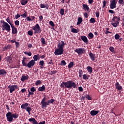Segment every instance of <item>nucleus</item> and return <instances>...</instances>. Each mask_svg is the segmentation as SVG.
Segmentation results:
<instances>
[{"mask_svg":"<svg viewBox=\"0 0 124 124\" xmlns=\"http://www.w3.org/2000/svg\"><path fill=\"white\" fill-rule=\"evenodd\" d=\"M29 121L30 122H33L32 124H46L45 121L40 122L39 123H38L34 118L29 119Z\"/></svg>","mask_w":124,"mask_h":124,"instance_id":"1a4fd4ad","label":"nucleus"},{"mask_svg":"<svg viewBox=\"0 0 124 124\" xmlns=\"http://www.w3.org/2000/svg\"><path fill=\"white\" fill-rule=\"evenodd\" d=\"M55 101L54 99H51L48 100L47 102L46 101V95H44V97L41 101V108L43 109H45L47 106H49V104H52Z\"/></svg>","mask_w":124,"mask_h":124,"instance_id":"f03ea898","label":"nucleus"},{"mask_svg":"<svg viewBox=\"0 0 124 124\" xmlns=\"http://www.w3.org/2000/svg\"><path fill=\"white\" fill-rule=\"evenodd\" d=\"M61 87L62 88H64V86L66 88H67V82H62V83L61 84Z\"/></svg>","mask_w":124,"mask_h":124,"instance_id":"393cba45","label":"nucleus"},{"mask_svg":"<svg viewBox=\"0 0 124 124\" xmlns=\"http://www.w3.org/2000/svg\"><path fill=\"white\" fill-rule=\"evenodd\" d=\"M79 74H80V75H82L83 74V72H82V70H79Z\"/></svg>","mask_w":124,"mask_h":124,"instance_id":"774afa93","label":"nucleus"},{"mask_svg":"<svg viewBox=\"0 0 124 124\" xmlns=\"http://www.w3.org/2000/svg\"><path fill=\"white\" fill-rule=\"evenodd\" d=\"M6 117L8 122H12L13 121V118L17 119L19 117V114H17V113L12 114V113L8 112L6 114Z\"/></svg>","mask_w":124,"mask_h":124,"instance_id":"7ed1b4c3","label":"nucleus"},{"mask_svg":"<svg viewBox=\"0 0 124 124\" xmlns=\"http://www.w3.org/2000/svg\"><path fill=\"white\" fill-rule=\"evenodd\" d=\"M82 8H83V9L85 11H86V10L89 11V7L88 5L86 4H83Z\"/></svg>","mask_w":124,"mask_h":124,"instance_id":"412c9836","label":"nucleus"},{"mask_svg":"<svg viewBox=\"0 0 124 124\" xmlns=\"http://www.w3.org/2000/svg\"><path fill=\"white\" fill-rule=\"evenodd\" d=\"M21 16H22L23 18H26L27 16L26 11H25L24 14L21 15Z\"/></svg>","mask_w":124,"mask_h":124,"instance_id":"4c0bfd02","label":"nucleus"},{"mask_svg":"<svg viewBox=\"0 0 124 124\" xmlns=\"http://www.w3.org/2000/svg\"><path fill=\"white\" fill-rule=\"evenodd\" d=\"M6 74V71L4 69L0 70V75H2Z\"/></svg>","mask_w":124,"mask_h":124,"instance_id":"c85d7f7f","label":"nucleus"},{"mask_svg":"<svg viewBox=\"0 0 124 124\" xmlns=\"http://www.w3.org/2000/svg\"><path fill=\"white\" fill-rule=\"evenodd\" d=\"M57 73V71H51L50 72V74L51 75H53V74H55V73Z\"/></svg>","mask_w":124,"mask_h":124,"instance_id":"052dcab7","label":"nucleus"},{"mask_svg":"<svg viewBox=\"0 0 124 124\" xmlns=\"http://www.w3.org/2000/svg\"><path fill=\"white\" fill-rule=\"evenodd\" d=\"M26 91V90L25 89H22L21 90V92L22 93H23L24 92H25Z\"/></svg>","mask_w":124,"mask_h":124,"instance_id":"338daca9","label":"nucleus"},{"mask_svg":"<svg viewBox=\"0 0 124 124\" xmlns=\"http://www.w3.org/2000/svg\"><path fill=\"white\" fill-rule=\"evenodd\" d=\"M49 24H50V25L51 26H52L53 27H54L55 26V24L52 21H50L49 22Z\"/></svg>","mask_w":124,"mask_h":124,"instance_id":"de8ad7c7","label":"nucleus"},{"mask_svg":"<svg viewBox=\"0 0 124 124\" xmlns=\"http://www.w3.org/2000/svg\"><path fill=\"white\" fill-rule=\"evenodd\" d=\"M89 56H90L91 59L93 61H94L95 60V54H93V53H92V52H90Z\"/></svg>","mask_w":124,"mask_h":124,"instance_id":"a211bd4d","label":"nucleus"},{"mask_svg":"<svg viewBox=\"0 0 124 124\" xmlns=\"http://www.w3.org/2000/svg\"><path fill=\"white\" fill-rule=\"evenodd\" d=\"M29 106V104L28 103H25V104H23L21 106V108L22 109H26Z\"/></svg>","mask_w":124,"mask_h":124,"instance_id":"6ab92c4d","label":"nucleus"},{"mask_svg":"<svg viewBox=\"0 0 124 124\" xmlns=\"http://www.w3.org/2000/svg\"><path fill=\"white\" fill-rule=\"evenodd\" d=\"M120 37V35H119V34H116V35H115V38L116 40H118Z\"/></svg>","mask_w":124,"mask_h":124,"instance_id":"8fccbe9b","label":"nucleus"},{"mask_svg":"<svg viewBox=\"0 0 124 124\" xmlns=\"http://www.w3.org/2000/svg\"><path fill=\"white\" fill-rule=\"evenodd\" d=\"M15 24L16 25V26H19V25H20V21H19V20H16L15 21Z\"/></svg>","mask_w":124,"mask_h":124,"instance_id":"a18cd8bd","label":"nucleus"},{"mask_svg":"<svg viewBox=\"0 0 124 124\" xmlns=\"http://www.w3.org/2000/svg\"><path fill=\"white\" fill-rule=\"evenodd\" d=\"M8 49V46H3L2 51H5Z\"/></svg>","mask_w":124,"mask_h":124,"instance_id":"a19ab883","label":"nucleus"},{"mask_svg":"<svg viewBox=\"0 0 124 124\" xmlns=\"http://www.w3.org/2000/svg\"><path fill=\"white\" fill-rule=\"evenodd\" d=\"M31 92L33 93V92H34L36 91V89H35L34 87H32V88L31 89Z\"/></svg>","mask_w":124,"mask_h":124,"instance_id":"6e6d98bb","label":"nucleus"},{"mask_svg":"<svg viewBox=\"0 0 124 124\" xmlns=\"http://www.w3.org/2000/svg\"><path fill=\"white\" fill-rule=\"evenodd\" d=\"M96 16L98 18L99 17V11H97L95 12Z\"/></svg>","mask_w":124,"mask_h":124,"instance_id":"13d9d810","label":"nucleus"},{"mask_svg":"<svg viewBox=\"0 0 124 124\" xmlns=\"http://www.w3.org/2000/svg\"><path fill=\"white\" fill-rule=\"evenodd\" d=\"M8 88L9 89L10 93H12L15 91V89H18V86L15 85H10Z\"/></svg>","mask_w":124,"mask_h":124,"instance_id":"6e6552de","label":"nucleus"},{"mask_svg":"<svg viewBox=\"0 0 124 124\" xmlns=\"http://www.w3.org/2000/svg\"><path fill=\"white\" fill-rule=\"evenodd\" d=\"M40 8H46L47 10H48V8H49V5L48 3H46L45 4H40Z\"/></svg>","mask_w":124,"mask_h":124,"instance_id":"4468645a","label":"nucleus"},{"mask_svg":"<svg viewBox=\"0 0 124 124\" xmlns=\"http://www.w3.org/2000/svg\"><path fill=\"white\" fill-rule=\"evenodd\" d=\"M61 43L62 44H60V43H59L58 46V48H57L55 50L54 54L56 56L61 55L63 54V48H64V45H65L66 44H65L63 41H61Z\"/></svg>","mask_w":124,"mask_h":124,"instance_id":"f257e3e1","label":"nucleus"},{"mask_svg":"<svg viewBox=\"0 0 124 124\" xmlns=\"http://www.w3.org/2000/svg\"><path fill=\"white\" fill-rule=\"evenodd\" d=\"M120 21V17H118L117 16H114L112 19V22L111 25L114 27L116 28L118 25L119 24Z\"/></svg>","mask_w":124,"mask_h":124,"instance_id":"20e7f679","label":"nucleus"},{"mask_svg":"<svg viewBox=\"0 0 124 124\" xmlns=\"http://www.w3.org/2000/svg\"><path fill=\"white\" fill-rule=\"evenodd\" d=\"M44 64V62L43 61H41L39 62V65L41 66H43Z\"/></svg>","mask_w":124,"mask_h":124,"instance_id":"603ef678","label":"nucleus"},{"mask_svg":"<svg viewBox=\"0 0 124 124\" xmlns=\"http://www.w3.org/2000/svg\"><path fill=\"white\" fill-rule=\"evenodd\" d=\"M41 80H37L35 82V85L36 86L39 85L40 84H41Z\"/></svg>","mask_w":124,"mask_h":124,"instance_id":"37998d69","label":"nucleus"},{"mask_svg":"<svg viewBox=\"0 0 124 124\" xmlns=\"http://www.w3.org/2000/svg\"><path fill=\"white\" fill-rule=\"evenodd\" d=\"M28 34L31 36L33 35V32L32 31H31V30H29V31H28Z\"/></svg>","mask_w":124,"mask_h":124,"instance_id":"49530a36","label":"nucleus"},{"mask_svg":"<svg viewBox=\"0 0 124 124\" xmlns=\"http://www.w3.org/2000/svg\"><path fill=\"white\" fill-rule=\"evenodd\" d=\"M6 20L7 22H8V23L11 26L13 25V23L11 22H10V19L9 18V17H8L6 19Z\"/></svg>","mask_w":124,"mask_h":124,"instance_id":"7c9ffc66","label":"nucleus"},{"mask_svg":"<svg viewBox=\"0 0 124 124\" xmlns=\"http://www.w3.org/2000/svg\"><path fill=\"white\" fill-rule=\"evenodd\" d=\"M115 86L116 87L117 90H118V91H121L123 89V88L121 86H120V84L119 83V82H117L115 84Z\"/></svg>","mask_w":124,"mask_h":124,"instance_id":"f3484780","label":"nucleus"},{"mask_svg":"<svg viewBox=\"0 0 124 124\" xmlns=\"http://www.w3.org/2000/svg\"><path fill=\"white\" fill-rule=\"evenodd\" d=\"M29 78V77L27 75L26 76H22L21 78V81L23 82L26 80H27Z\"/></svg>","mask_w":124,"mask_h":124,"instance_id":"5701e85b","label":"nucleus"},{"mask_svg":"<svg viewBox=\"0 0 124 124\" xmlns=\"http://www.w3.org/2000/svg\"><path fill=\"white\" fill-rule=\"evenodd\" d=\"M34 19H35L34 16H31L27 17V21H33Z\"/></svg>","mask_w":124,"mask_h":124,"instance_id":"aec40b11","label":"nucleus"},{"mask_svg":"<svg viewBox=\"0 0 124 124\" xmlns=\"http://www.w3.org/2000/svg\"><path fill=\"white\" fill-rule=\"evenodd\" d=\"M67 89H76L77 88V85L71 80L67 81Z\"/></svg>","mask_w":124,"mask_h":124,"instance_id":"39448f33","label":"nucleus"},{"mask_svg":"<svg viewBox=\"0 0 124 124\" xmlns=\"http://www.w3.org/2000/svg\"><path fill=\"white\" fill-rule=\"evenodd\" d=\"M46 88L44 85H43L41 87H39L38 88V91L39 92H43L45 91Z\"/></svg>","mask_w":124,"mask_h":124,"instance_id":"a878e982","label":"nucleus"},{"mask_svg":"<svg viewBox=\"0 0 124 124\" xmlns=\"http://www.w3.org/2000/svg\"><path fill=\"white\" fill-rule=\"evenodd\" d=\"M21 16V15H19V14H17L16 15H15V18L16 19H18V18H20V17Z\"/></svg>","mask_w":124,"mask_h":124,"instance_id":"864d4df0","label":"nucleus"},{"mask_svg":"<svg viewBox=\"0 0 124 124\" xmlns=\"http://www.w3.org/2000/svg\"><path fill=\"white\" fill-rule=\"evenodd\" d=\"M78 90L80 91V92H83V88L82 87H79V88H78Z\"/></svg>","mask_w":124,"mask_h":124,"instance_id":"e2e57ef3","label":"nucleus"},{"mask_svg":"<svg viewBox=\"0 0 124 124\" xmlns=\"http://www.w3.org/2000/svg\"><path fill=\"white\" fill-rule=\"evenodd\" d=\"M22 65L24 66H27V63L25 62V60L22 61Z\"/></svg>","mask_w":124,"mask_h":124,"instance_id":"3c124183","label":"nucleus"},{"mask_svg":"<svg viewBox=\"0 0 124 124\" xmlns=\"http://www.w3.org/2000/svg\"><path fill=\"white\" fill-rule=\"evenodd\" d=\"M12 29V33L14 34H16L17 33H18V30H17V28L15 27L14 25H13L11 26Z\"/></svg>","mask_w":124,"mask_h":124,"instance_id":"f8f14e48","label":"nucleus"},{"mask_svg":"<svg viewBox=\"0 0 124 124\" xmlns=\"http://www.w3.org/2000/svg\"><path fill=\"white\" fill-rule=\"evenodd\" d=\"M39 54H37V55H34L33 57V60L32 61H33V62H35L36 61H37L38 59H39Z\"/></svg>","mask_w":124,"mask_h":124,"instance_id":"4be33fe9","label":"nucleus"},{"mask_svg":"<svg viewBox=\"0 0 124 124\" xmlns=\"http://www.w3.org/2000/svg\"><path fill=\"white\" fill-rule=\"evenodd\" d=\"M87 70L90 73H92V72H93V68L91 67H90V66H88L87 67Z\"/></svg>","mask_w":124,"mask_h":124,"instance_id":"2f4dec72","label":"nucleus"},{"mask_svg":"<svg viewBox=\"0 0 124 124\" xmlns=\"http://www.w3.org/2000/svg\"><path fill=\"white\" fill-rule=\"evenodd\" d=\"M61 64L63 66H65L66 65V63L65 62L64 60H63L61 62Z\"/></svg>","mask_w":124,"mask_h":124,"instance_id":"09e8293b","label":"nucleus"},{"mask_svg":"<svg viewBox=\"0 0 124 124\" xmlns=\"http://www.w3.org/2000/svg\"><path fill=\"white\" fill-rule=\"evenodd\" d=\"M64 9L63 8H62L60 10V14L62 16H63L64 15Z\"/></svg>","mask_w":124,"mask_h":124,"instance_id":"58836bf2","label":"nucleus"},{"mask_svg":"<svg viewBox=\"0 0 124 124\" xmlns=\"http://www.w3.org/2000/svg\"><path fill=\"white\" fill-rule=\"evenodd\" d=\"M119 3L121 4H124V0H119Z\"/></svg>","mask_w":124,"mask_h":124,"instance_id":"4d7b16f0","label":"nucleus"},{"mask_svg":"<svg viewBox=\"0 0 124 124\" xmlns=\"http://www.w3.org/2000/svg\"><path fill=\"white\" fill-rule=\"evenodd\" d=\"M99 112V110H92L91 111L90 114L92 116H95Z\"/></svg>","mask_w":124,"mask_h":124,"instance_id":"dca6fc26","label":"nucleus"},{"mask_svg":"<svg viewBox=\"0 0 124 124\" xmlns=\"http://www.w3.org/2000/svg\"><path fill=\"white\" fill-rule=\"evenodd\" d=\"M41 43H42V44L46 45V42H45V40L44 38H41Z\"/></svg>","mask_w":124,"mask_h":124,"instance_id":"c03bdc74","label":"nucleus"},{"mask_svg":"<svg viewBox=\"0 0 124 124\" xmlns=\"http://www.w3.org/2000/svg\"><path fill=\"white\" fill-rule=\"evenodd\" d=\"M81 39L86 44L88 43V39L86 36H81Z\"/></svg>","mask_w":124,"mask_h":124,"instance_id":"2eb2a0df","label":"nucleus"},{"mask_svg":"<svg viewBox=\"0 0 124 124\" xmlns=\"http://www.w3.org/2000/svg\"><path fill=\"white\" fill-rule=\"evenodd\" d=\"M28 0H21L20 2L22 5H25L28 3Z\"/></svg>","mask_w":124,"mask_h":124,"instance_id":"cd10ccee","label":"nucleus"},{"mask_svg":"<svg viewBox=\"0 0 124 124\" xmlns=\"http://www.w3.org/2000/svg\"><path fill=\"white\" fill-rule=\"evenodd\" d=\"M25 110H26V111L28 112L29 115H31V111L32 110V108L31 107L28 106Z\"/></svg>","mask_w":124,"mask_h":124,"instance_id":"c756f323","label":"nucleus"},{"mask_svg":"<svg viewBox=\"0 0 124 124\" xmlns=\"http://www.w3.org/2000/svg\"><path fill=\"white\" fill-rule=\"evenodd\" d=\"M84 16L85 17V18H87L88 17V15L86 12L84 13Z\"/></svg>","mask_w":124,"mask_h":124,"instance_id":"69168bd1","label":"nucleus"},{"mask_svg":"<svg viewBox=\"0 0 124 124\" xmlns=\"http://www.w3.org/2000/svg\"><path fill=\"white\" fill-rule=\"evenodd\" d=\"M106 3H107V1L106 0H104L103 1V8H105V7L106 6Z\"/></svg>","mask_w":124,"mask_h":124,"instance_id":"680f3d73","label":"nucleus"},{"mask_svg":"<svg viewBox=\"0 0 124 124\" xmlns=\"http://www.w3.org/2000/svg\"><path fill=\"white\" fill-rule=\"evenodd\" d=\"M95 18H93V17H91V19H90V22L91 23L93 24V23H95Z\"/></svg>","mask_w":124,"mask_h":124,"instance_id":"f704fd0d","label":"nucleus"},{"mask_svg":"<svg viewBox=\"0 0 124 124\" xmlns=\"http://www.w3.org/2000/svg\"><path fill=\"white\" fill-rule=\"evenodd\" d=\"M39 18V20L41 21L43 19V17L42 16H40Z\"/></svg>","mask_w":124,"mask_h":124,"instance_id":"0e129e2a","label":"nucleus"},{"mask_svg":"<svg viewBox=\"0 0 124 124\" xmlns=\"http://www.w3.org/2000/svg\"><path fill=\"white\" fill-rule=\"evenodd\" d=\"M32 30L34 31V33H40L41 32V28L38 24H36L35 26H33Z\"/></svg>","mask_w":124,"mask_h":124,"instance_id":"0eeeda50","label":"nucleus"},{"mask_svg":"<svg viewBox=\"0 0 124 124\" xmlns=\"http://www.w3.org/2000/svg\"><path fill=\"white\" fill-rule=\"evenodd\" d=\"M86 97V98H87L88 100H92V98L89 95H87Z\"/></svg>","mask_w":124,"mask_h":124,"instance_id":"bf43d9fd","label":"nucleus"},{"mask_svg":"<svg viewBox=\"0 0 124 124\" xmlns=\"http://www.w3.org/2000/svg\"><path fill=\"white\" fill-rule=\"evenodd\" d=\"M3 25H2V30H6V31L10 32V25L8 24V23L4 21L3 20L2 22Z\"/></svg>","mask_w":124,"mask_h":124,"instance_id":"423d86ee","label":"nucleus"},{"mask_svg":"<svg viewBox=\"0 0 124 124\" xmlns=\"http://www.w3.org/2000/svg\"><path fill=\"white\" fill-rule=\"evenodd\" d=\"M110 8L111 9H113L116 8V4H117V1L116 0H110Z\"/></svg>","mask_w":124,"mask_h":124,"instance_id":"9d476101","label":"nucleus"},{"mask_svg":"<svg viewBox=\"0 0 124 124\" xmlns=\"http://www.w3.org/2000/svg\"><path fill=\"white\" fill-rule=\"evenodd\" d=\"M83 79H84V80L88 79L89 78H88V75H86V74H84V75L83 76Z\"/></svg>","mask_w":124,"mask_h":124,"instance_id":"ea45409f","label":"nucleus"},{"mask_svg":"<svg viewBox=\"0 0 124 124\" xmlns=\"http://www.w3.org/2000/svg\"><path fill=\"white\" fill-rule=\"evenodd\" d=\"M6 60H7V62L10 63V62H11L12 61V57H11V56H7V57L6 58Z\"/></svg>","mask_w":124,"mask_h":124,"instance_id":"bb28decb","label":"nucleus"},{"mask_svg":"<svg viewBox=\"0 0 124 124\" xmlns=\"http://www.w3.org/2000/svg\"><path fill=\"white\" fill-rule=\"evenodd\" d=\"M74 65V62H70V63L68 65V68L70 69L71 68H72L73 66Z\"/></svg>","mask_w":124,"mask_h":124,"instance_id":"72a5a7b5","label":"nucleus"},{"mask_svg":"<svg viewBox=\"0 0 124 124\" xmlns=\"http://www.w3.org/2000/svg\"><path fill=\"white\" fill-rule=\"evenodd\" d=\"M15 44H16V48L19 47V46L20 45V44H19V42H16Z\"/></svg>","mask_w":124,"mask_h":124,"instance_id":"5fc2aeb1","label":"nucleus"},{"mask_svg":"<svg viewBox=\"0 0 124 124\" xmlns=\"http://www.w3.org/2000/svg\"><path fill=\"white\" fill-rule=\"evenodd\" d=\"M71 32L74 33H77L78 31V30H77V29H75V28H74L73 29H71Z\"/></svg>","mask_w":124,"mask_h":124,"instance_id":"e433bc0d","label":"nucleus"},{"mask_svg":"<svg viewBox=\"0 0 124 124\" xmlns=\"http://www.w3.org/2000/svg\"><path fill=\"white\" fill-rule=\"evenodd\" d=\"M35 63V62H34L32 60L28 64L27 67L29 68H31L32 66H33Z\"/></svg>","mask_w":124,"mask_h":124,"instance_id":"ddd939ff","label":"nucleus"},{"mask_svg":"<svg viewBox=\"0 0 124 124\" xmlns=\"http://www.w3.org/2000/svg\"><path fill=\"white\" fill-rule=\"evenodd\" d=\"M82 22V18L81 17H78V22L77 23V25H80Z\"/></svg>","mask_w":124,"mask_h":124,"instance_id":"b1692460","label":"nucleus"},{"mask_svg":"<svg viewBox=\"0 0 124 124\" xmlns=\"http://www.w3.org/2000/svg\"><path fill=\"white\" fill-rule=\"evenodd\" d=\"M24 53L25 55H27L29 56H31L32 55L31 52H27V51H25Z\"/></svg>","mask_w":124,"mask_h":124,"instance_id":"79ce46f5","label":"nucleus"},{"mask_svg":"<svg viewBox=\"0 0 124 124\" xmlns=\"http://www.w3.org/2000/svg\"><path fill=\"white\" fill-rule=\"evenodd\" d=\"M109 50L112 52V53H115V48L113 47V46H110L109 47Z\"/></svg>","mask_w":124,"mask_h":124,"instance_id":"c9c22d12","label":"nucleus"},{"mask_svg":"<svg viewBox=\"0 0 124 124\" xmlns=\"http://www.w3.org/2000/svg\"><path fill=\"white\" fill-rule=\"evenodd\" d=\"M93 36L94 35L93 33H89V34H88V37L89 38V39H92L93 38Z\"/></svg>","mask_w":124,"mask_h":124,"instance_id":"473e14b6","label":"nucleus"},{"mask_svg":"<svg viewBox=\"0 0 124 124\" xmlns=\"http://www.w3.org/2000/svg\"><path fill=\"white\" fill-rule=\"evenodd\" d=\"M75 52L77 53L78 55H81L85 52V48H78L75 50Z\"/></svg>","mask_w":124,"mask_h":124,"instance_id":"9b49d317","label":"nucleus"}]
</instances>
